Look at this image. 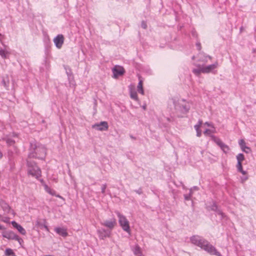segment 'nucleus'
<instances>
[{
    "label": "nucleus",
    "instance_id": "nucleus-6",
    "mask_svg": "<svg viewBox=\"0 0 256 256\" xmlns=\"http://www.w3.org/2000/svg\"><path fill=\"white\" fill-rule=\"evenodd\" d=\"M92 128L98 130L103 131L106 130L108 129V126L106 122H101L100 123L93 124Z\"/></svg>",
    "mask_w": 256,
    "mask_h": 256
},
{
    "label": "nucleus",
    "instance_id": "nucleus-24",
    "mask_svg": "<svg viewBox=\"0 0 256 256\" xmlns=\"http://www.w3.org/2000/svg\"><path fill=\"white\" fill-rule=\"evenodd\" d=\"M132 251L136 256L142 255L140 248L138 244L134 246V248L132 250Z\"/></svg>",
    "mask_w": 256,
    "mask_h": 256
},
{
    "label": "nucleus",
    "instance_id": "nucleus-3",
    "mask_svg": "<svg viewBox=\"0 0 256 256\" xmlns=\"http://www.w3.org/2000/svg\"><path fill=\"white\" fill-rule=\"evenodd\" d=\"M27 164L28 174L38 178L41 176L40 170L36 166L35 162L31 161L30 159H28Z\"/></svg>",
    "mask_w": 256,
    "mask_h": 256
},
{
    "label": "nucleus",
    "instance_id": "nucleus-40",
    "mask_svg": "<svg viewBox=\"0 0 256 256\" xmlns=\"http://www.w3.org/2000/svg\"><path fill=\"white\" fill-rule=\"evenodd\" d=\"M191 189H192V194H193V190H198V188L196 186H194Z\"/></svg>",
    "mask_w": 256,
    "mask_h": 256
},
{
    "label": "nucleus",
    "instance_id": "nucleus-44",
    "mask_svg": "<svg viewBox=\"0 0 256 256\" xmlns=\"http://www.w3.org/2000/svg\"><path fill=\"white\" fill-rule=\"evenodd\" d=\"M142 108H143L144 110H146V106H142Z\"/></svg>",
    "mask_w": 256,
    "mask_h": 256
},
{
    "label": "nucleus",
    "instance_id": "nucleus-32",
    "mask_svg": "<svg viewBox=\"0 0 256 256\" xmlns=\"http://www.w3.org/2000/svg\"><path fill=\"white\" fill-rule=\"evenodd\" d=\"M192 195V189H190L189 194L184 195V200H190Z\"/></svg>",
    "mask_w": 256,
    "mask_h": 256
},
{
    "label": "nucleus",
    "instance_id": "nucleus-42",
    "mask_svg": "<svg viewBox=\"0 0 256 256\" xmlns=\"http://www.w3.org/2000/svg\"><path fill=\"white\" fill-rule=\"evenodd\" d=\"M196 46H197L198 48V50H200V44H197Z\"/></svg>",
    "mask_w": 256,
    "mask_h": 256
},
{
    "label": "nucleus",
    "instance_id": "nucleus-25",
    "mask_svg": "<svg viewBox=\"0 0 256 256\" xmlns=\"http://www.w3.org/2000/svg\"><path fill=\"white\" fill-rule=\"evenodd\" d=\"M0 206L3 208L4 210L8 212L10 210V206L8 204L5 202L4 201L2 200L0 202Z\"/></svg>",
    "mask_w": 256,
    "mask_h": 256
},
{
    "label": "nucleus",
    "instance_id": "nucleus-43",
    "mask_svg": "<svg viewBox=\"0 0 256 256\" xmlns=\"http://www.w3.org/2000/svg\"><path fill=\"white\" fill-rule=\"evenodd\" d=\"M2 156V153L0 151V158H1Z\"/></svg>",
    "mask_w": 256,
    "mask_h": 256
},
{
    "label": "nucleus",
    "instance_id": "nucleus-5",
    "mask_svg": "<svg viewBox=\"0 0 256 256\" xmlns=\"http://www.w3.org/2000/svg\"><path fill=\"white\" fill-rule=\"evenodd\" d=\"M237 164L236 168L238 171L241 172L242 174H246L247 172L244 170L242 169V162L244 160V155L242 154H238L236 156Z\"/></svg>",
    "mask_w": 256,
    "mask_h": 256
},
{
    "label": "nucleus",
    "instance_id": "nucleus-21",
    "mask_svg": "<svg viewBox=\"0 0 256 256\" xmlns=\"http://www.w3.org/2000/svg\"><path fill=\"white\" fill-rule=\"evenodd\" d=\"M216 132V129L214 126H212V128L206 129L204 132V134L206 136H211L212 134Z\"/></svg>",
    "mask_w": 256,
    "mask_h": 256
},
{
    "label": "nucleus",
    "instance_id": "nucleus-37",
    "mask_svg": "<svg viewBox=\"0 0 256 256\" xmlns=\"http://www.w3.org/2000/svg\"><path fill=\"white\" fill-rule=\"evenodd\" d=\"M18 239H14V240H16L18 241L20 244H21V242H22V240L20 238L18 235H17Z\"/></svg>",
    "mask_w": 256,
    "mask_h": 256
},
{
    "label": "nucleus",
    "instance_id": "nucleus-31",
    "mask_svg": "<svg viewBox=\"0 0 256 256\" xmlns=\"http://www.w3.org/2000/svg\"><path fill=\"white\" fill-rule=\"evenodd\" d=\"M4 254L6 256H10L11 255H14V252L12 249L8 248L6 249Z\"/></svg>",
    "mask_w": 256,
    "mask_h": 256
},
{
    "label": "nucleus",
    "instance_id": "nucleus-2",
    "mask_svg": "<svg viewBox=\"0 0 256 256\" xmlns=\"http://www.w3.org/2000/svg\"><path fill=\"white\" fill-rule=\"evenodd\" d=\"M46 154V150L45 147L42 144H38L35 146L34 152L29 154L28 158L31 159V158H36L42 159L45 157Z\"/></svg>",
    "mask_w": 256,
    "mask_h": 256
},
{
    "label": "nucleus",
    "instance_id": "nucleus-4",
    "mask_svg": "<svg viewBox=\"0 0 256 256\" xmlns=\"http://www.w3.org/2000/svg\"><path fill=\"white\" fill-rule=\"evenodd\" d=\"M116 214L118 218V222L120 226L124 231L130 234V227L128 220L126 219L125 216L122 214L120 212H116Z\"/></svg>",
    "mask_w": 256,
    "mask_h": 256
},
{
    "label": "nucleus",
    "instance_id": "nucleus-7",
    "mask_svg": "<svg viewBox=\"0 0 256 256\" xmlns=\"http://www.w3.org/2000/svg\"><path fill=\"white\" fill-rule=\"evenodd\" d=\"M97 232L99 238L102 240H104L106 238H110L111 234L110 230H106L104 228L98 230H97Z\"/></svg>",
    "mask_w": 256,
    "mask_h": 256
},
{
    "label": "nucleus",
    "instance_id": "nucleus-33",
    "mask_svg": "<svg viewBox=\"0 0 256 256\" xmlns=\"http://www.w3.org/2000/svg\"><path fill=\"white\" fill-rule=\"evenodd\" d=\"M2 84L6 88H8V85H9V82H8V80H5L4 79L2 80Z\"/></svg>",
    "mask_w": 256,
    "mask_h": 256
},
{
    "label": "nucleus",
    "instance_id": "nucleus-20",
    "mask_svg": "<svg viewBox=\"0 0 256 256\" xmlns=\"http://www.w3.org/2000/svg\"><path fill=\"white\" fill-rule=\"evenodd\" d=\"M199 62L206 63L208 62V59L209 58L211 60L212 58L208 56H205L202 54H199Z\"/></svg>",
    "mask_w": 256,
    "mask_h": 256
},
{
    "label": "nucleus",
    "instance_id": "nucleus-28",
    "mask_svg": "<svg viewBox=\"0 0 256 256\" xmlns=\"http://www.w3.org/2000/svg\"><path fill=\"white\" fill-rule=\"evenodd\" d=\"M220 147L221 148L222 150L225 153L228 152L229 150L228 146L227 145L225 144L224 142L222 144H221L220 146Z\"/></svg>",
    "mask_w": 256,
    "mask_h": 256
},
{
    "label": "nucleus",
    "instance_id": "nucleus-26",
    "mask_svg": "<svg viewBox=\"0 0 256 256\" xmlns=\"http://www.w3.org/2000/svg\"><path fill=\"white\" fill-rule=\"evenodd\" d=\"M9 52L5 50H3L2 48L0 49V56H2V58H6Z\"/></svg>",
    "mask_w": 256,
    "mask_h": 256
},
{
    "label": "nucleus",
    "instance_id": "nucleus-34",
    "mask_svg": "<svg viewBox=\"0 0 256 256\" xmlns=\"http://www.w3.org/2000/svg\"><path fill=\"white\" fill-rule=\"evenodd\" d=\"M244 176L240 178V180L242 182H244L248 179V176H247V174H244Z\"/></svg>",
    "mask_w": 256,
    "mask_h": 256
},
{
    "label": "nucleus",
    "instance_id": "nucleus-14",
    "mask_svg": "<svg viewBox=\"0 0 256 256\" xmlns=\"http://www.w3.org/2000/svg\"><path fill=\"white\" fill-rule=\"evenodd\" d=\"M54 231L59 235L63 236L66 237L68 234L67 232L66 229L64 228H59L57 227L54 228Z\"/></svg>",
    "mask_w": 256,
    "mask_h": 256
},
{
    "label": "nucleus",
    "instance_id": "nucleus-35",
    "mask_svg": "<svg viewBox=\"0 0 256 256\" xmlns=\"http://www.w3.org/2000/svg\"><path fill=\"white\" fill-rule=\"evenodd\" d=\"M106 184H104L102 186V192L104 194L106 189Z\"/></svg>",
    "mask_w": 256,
    "mask_h": 256
},
{
    "label": "nucleus",
    "instance_id": "nucleus-11",
    "mask_svg": "<svg viewBox=\"0 0 256 256\" xmlns=\"http://www.w3.org/2000/svg\"><path fill=\"white\" fill-rule=\"evenodd\" d=\"M218 66V62H216L214 64L206 66L203 65V70L202 73H210L213 72V70L217 68Z\"/></svg>",
    "mask_w": 256,
    "mask_h": 256
},
{
    "label": "nucleus",
    "instance_id": "nucleus-10",
    "mask_svg": "<svg viewBox=\"0 0 256 256\" xmlns=\"http://www.w3.org/2000/svg\"><path fill=\"white\" fill-rule=\"evenodd\" d=\"M4 238L9 240L18 239L17 235L11 230H3L2 232Z\"/></svg>",
    "mask_w": 256,
    "mask_h": 256
},
{
    "label": "nucleus",
    "instance_id": "nucleus-8",
    "mask_svg": "<svg viewBox=\"0 0 256 256\" xmlns=\"http://www.w3.org/2000/svg\"><path fill=\"white\" fill-rule=\"evenodd\" d=\"M114 77L117 78L118 76H122L124 72V68L120 66H116L112 68Z\"/></svg>",
    "mask_w": 256,
    "mask_h": 256
},
{
    "label": "nucleus",
    "instance_id": "nucleus-18",
    "mask_svg": "<svg viewBox=\"0 0 256 256\" xmlns=\"http://www.w3.org/2000/svg\"><path fill=\"white\" fill-rule=\"evenodd\" d=\"M212 210L216 211V214L218 215L221 218H224L225 217L224 214L220 210L218 209L217 206L214 204L212 206Z\"/></svg>",
    "mask_w": 256,
    "mask_h": 256
},
{
    "label": "nucleus",
    "instance_id": "nucleus-45",
    "mask_svg": "<svg viewBox=\"0 0 256 256\" xmlns=\"http://www.w3.org/2000/svg\"><path fill=\"white\" fill-rule=\"evenodd\" d=\"M192 58L194 60V56Z\"/></svg>",
    "mask_w": 256,
    "mask_h": 256
},
{
    "label": "nucleus",
    "instance_id": "nucleus-30",
    "mask_svg": "<svg viewBox=\"0 0 256 256\" xmlns=\"http://www.w3.org/2000/svg\"><path fill=\"white\" fill-rule=\"evenodd\" d=\"M182 108H183L182 111L184 112H188L190 108V104L188 102L185 103L184 104L182 105Z\"/></svg>",
    "mask_w": 256,
    "mask_h": 256
},
{
    "label": "nucleus",
    "instance_id": "nucleus-39",
    "mask_svg": "<svg viewBox=\"0 0 256 256\" xmlns=\"http://www.w3.org/2000/svg\"><path fill=\"white\" fill-rule=\"evenodd\" d=\"M0 230H5V228L0 224Z\"/></svg>",
    "mask_w": 256,
    "mask_h": 256
},
{
    "label": "nucleus",
    "instance_id": "nucleus-9",
    "mask_svg": "<svg viewBox=\"0 0 256 256\" xmlns=\"http://www.w3.org/2000/svg\"><path fill=\"white\" fill-rule=\"evenodd\" d=\"M64 42V37L62 34H58L54 39V42L58 48H62Z\"/></svg>",
    "mask_w": 256,
    "mask_h": 256
},
{
    "label": "nucleus",
    "instance_id": "nucleus-15",
    "mask_svg": "<svg viewBox=\"0 0 256 256\" xmlns=\"http://www.w3.org/2000/svg\"><path fill=\"white\" fill-rule=\"evenodd\" d=\"M44 188L45 190L50 195L54 196L62 200H64V198L62 196H60L59 194H56V191L54 190L51 189L46 184H44Z\"/></svg>",
    "mask_w": 256,
    "mask_h": 256
},
{
    "label": "nucleus",
    "instance_id": "nucleus-17",
    "mask_svg": "<svg viewBox=\"0 0 256 256\" xmlns=\"http://www.w3.org/2000/svg\"><path fill=\"white\" fill-rule=\"evenodd\" d=\"M196 66V68L192 70V72L195 75L198 76L201 73H202L203 65L198 64Z\"/></svg>",
    "mask_w": 256,
    "mask_h": 256
},
{
    "label": "nucleus",
    "instance_id": "nucleus-36",
    "mask_svg": "<svg viewBox=\"0 0 256 256\" xmlns=\"http://www.w3.org/2000/svg\"><path fill=\"white\" fill-rule=\"evenodd\" d=\"M204 126H207L208 127H210V128H212V126H214L212 123H210L208 122H206L204 124Z\"/></svg>",
    "mask_w": 256,
    "mask_h": 256
},
{
    "label": "nucleus",
    "instance_id": "nucleus-19",
    "mask_svg": "<svg viewBox=\"0 0 256 256\" xmlns=\"http://www.w3.org/2000/svg\"><path fill=\"white\" fill-rule=\"evenodd\" d=\"M202 122L200 120H199L198 124L195 125L194 126L196 130V136L198 137H200L202 135V132L200 129V126H202Z\"/></svg>",
    "mask_w": 256,
    "mask_h": 256
},
{
    "label": "nucleus",
    "instance_id": "nucleus-29",
    "mask_svg": "<svg viewBox=\"0 0 256 256\" xmlns=\"http://www.w3.org/2000/svg\"><path fill=\"white\" fill-rule=\"evenodd\" d=\"M220 147L221 148L222 150L225 153L228 152L229 150L228 146L227 145L225 144L224 142L222 144H221L220 146Z\"/></svg>",
    "mask_w": 256,
    "mask_h": 256
},
{
    "label": "nucleus",
    "instance_id": "nucleus-13",
    "mask_svg": "<svg viewBox=\"0 0 256 256\" xmlns=\"http://www.w3.org/2000/svg\"><path fill=\"white\" fill-rule=\"evenodd\" d=\"M238 144L242 150L246 153H250L251 152L250 148L246 146L244 140L242 139L239 140Z\"/></svg>",
    "mask_w": 256,
    "mask_h": 256
},
{
    "label": "nucleus",
    "instance_id": "nucleus-12",
    "mask_svg": "<svg viewBox=\"0 0 256 256\" xmlns=\"http://www.w3.org/2000/svg\"><path fill=\"white\" fill-rule=\"evenodd\" d=\"M116 220L114 218L110 220H106L102 223V226L108 228L110 230L113 229L116 226Z\"/></svg>",
    "mask_w": 256,
    "mask_h": 256
},
{
    "label": "nucleus",
    "instance_id": "nucleus-1",
    "mask_svg": "<svg viewBox=\"0 0 256 256\" xmlns=\"http://www.w3.org/2000/svg\"><path fill=\"white\" fill-rule=\"evenodd\" d=\"M190 240L192 244L200 247L202 249L204 250L211 255L222 256L220 252L216 250L215 247L199 236L195 235L191 236Z\"/></svg>",
    "mask_w": 256,
    "mask_h": 256
},
{
    "label": "nucleus",
    "instance_id": "nucleus-46",
    "mask_svg": "<svg viewBox=\"0 0 256 256\" xmlns=\"http://www.w3.org/2000/svg\"><path fill=\"white\" fill-rule=\"evenodd\" d=\"M142 256V255H140V256Z\"/></svg>",
    "mask_w": 256,
    "mask_h": 256
},
{
    "label": "nucleus",
    "instance_id": "nucleus-23",
    "mask_svg": "<svg viewBox=\"0 0 256 256\" xmlns=\"http://www.w3.org/2000/svg\"><path fill=\"white\" fill-rule=\"evenodd\" d=\"M137 90L138 92L141 94H144V90L142 86V80H139V82L137 86Z\"/></svg>",
    "mask_w": 256,
    "mask_h": 256
},
{
    "label": "nucleus",
    "instance_id": "nucleus-38",
    "mask_svg": "<svg viewBox=\"0 0 256 256\" xmlns=\"http://www.w3.org/2000/svg\"><path fill=\"white\" fill-rule=\"evenodd\" d=\"M6 143L10 145H11L14 144V141L10 139H8L6 140Z\"/></svg>",
    "mask_w": 256,
    "mask_h": 256
},
{
    "label": "nucleus",
    "instance_id": "nucleus-27",
    "mask_svg": "<svg viewBox=\"0 0 256 256\" xmlns=\"http://www.w3.org/2000/svg\"><path fill=\"white\" fill-rule=\"evenodd\" d=\"M212 140L214 142L219 146L223 143L222 140L215 136H211Z\"/></svg>",
    "mask_w": 256,
    "mask_h": 256
},
{
    "label": "nucleus",
    "instance_id": "nucleus-22",
    "mask_svg": "<svg viewBox=\"0 0 256 256\" xmlns=\"http://www.w3.org/2000/svg\"><path fill=\"white\" fill-rule=\"evenodd\" d=\"M130 96L131 98H132L136 101L138 100L137 93L134 89L130 88Z\"/></svg>",
    "mask_w": 256,
    "mask_h": 256
},
{
    "label": "nucleus",
    "instance_id": "nucleus-41",
    "mask_svg": "<svg viewBox=\"0 0 256 256\" xmlns=\"http://www.w3.org/2000/svg\"><path fill=\"white\" fill-rule=\"evenodd\" d=\"M142 27L144 28H146V24H142Z\"/></svg>",
    "mask_w": 256,
    "mask_h": 256
},
{
    "label": "nucleus",
    "instance_id": "nucleus-16",
    "mask_svg": "<svg viewBox=\"0 0 256 256\" xmlns=\"http://www.w3.org/2000/svg\"><path fill=\"white\" fill-rule=\"evenodd\" d=\"M12 226L16 228L18 230L22 235H26V230L19 224H18L17 222H16L15 221H12Z\"/></svg>",
    "mask_w": 256,
    "mask_h": 256
}]
</instances>
